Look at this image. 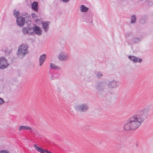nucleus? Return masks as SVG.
Returning a JSON list of instances; mask_svg holds the SVG:
<instances>
[{"label":"nucleus","instance_id":"f257e3e1","mask_svg":"<svg viewBox=\"0 0 153 153\" xmlns=\"http://www.w3.org/2000/svg\"><path fill=\"white\" fill-rule=\"evenodd\" d=\"M149 110L148 107L138 110L135 115L130 118L124 124V130L129 131L137 128L140 126L141 123L147 118Z\"/></svg>","mask_w":153,"mask_h":153},{"label":"nucleus","instance_id":"f03ea898","mask_svg":"<svg viewBox=\"0 0 153 153\" xmlns=\"http://www.w3.org/2000/svg\"><path fill=\"white\" fill-rule=\"evenodd\" d=\"M107 83L105 81L98 82L95 85V88L97 90V93L99 94H103L108 91Z\"/></svg>","mask_w":153,"mask_h":153},{"label":"nucleus","instance_id":"7ed1b4c3","mask_svg":"<svg viewBox=\"0 0 153 153\" xmlns=\"http://www.w3.org/2000/svg\"><path fill=\"white\" fill-rule=\"evenodd\" d=\"M28 47L27 45H20L17 51V55L19 56L23 57L25 55L28 53Z\"/></svg>","mask_w":153,"mask_h":153},{"label":"nucleus","instance_id":"20e7f679","mask_svg":"<svg viewBox=\"0 0 153 153\" xmlns=\"http://www.w3.org/2000/svg\"><path fill=\"white\" fill-rule=\"evenodd\" d=\"M74 108L76 111L84 112L88 109L89 107L87 104L82 103L75 105Z\"/></svg>","mask_w":153,"mask_h":153},{"label":"nucleus","instance_id":"39448f33","mask_svg":"<svg viewBox=\"0 0 153 153\" xmlns=\"http://www.w3.org/2000/svg\"><path fill=\"white\" fill-rule=\"evenodd\" d=\"M9 65V64L5 57L3 56L0 58V69H4Z\"/></svg>","mask_w":153,"mask_h":153},{"label":"nucleus","instance_id":"423d86ee","mask_svg":"<svg viewBox=\"0 0 153 153\" xmlns=\"http://www.w3.org/2000/svg\"><path fill=\"white\" fill-rule=\"evenodd\" d=\"M117 141L119 147L122 148L125 147L124 142L123 140V137L122 136H118L116 137Z\"/></svg>","mask_w":153,"mask_h":153},{"label":"nucleus","instance_id":"0eeeda50","mask_svg":"<svg viewBox=\"0 0 153 153\" xmlns=\"http://www.w3.org/2000/svg\"><path fill=\"white\" fill-rule=\"evenodd\" d=\"M16 21L18 25L20 27H23L25 24V20L23 16L17 17Z\"/></svg>","mask_w":153,"mask_h":153},{"label":"nucleus","instance_id":"6e6552de","mask_svg":"<svg viewBox=\"0 0 153 153\" xmlns=\"http://www.w3.org/2000/svg\"><path fill=\"white\" fill-rule=\"evenodd\" d=\"M68 55L65 52L62 51L58 56L59 59L61 61H65L68 57Z\"/></svg>","mask_w":153,"mask_h":153},{"label":"nucleus","instance_id":"1a4fd4ad","mask_svg":"<svg viewBox=\"0 0 153 153\" xmlns=\"http://www.w3.org/2000/svg\"><path fill=\"white\" fill-rule=\"evenodd\" d=\"M50 23V22L48 21L42 22V27L45 32H47L49 28V24Z\"/></svg>","mask_w":153,"mask_h":153},{"label":"nucleus","instance_id":"9d476101","mask_svg":"<svg viewBox=\"0 0 153 153\" xmlns=\"http://www.w3.org/2000/svg\"><path fill=\"white\" fill-rule=\"evenodd\" d=\"M107 86L110 88H116L117 86V82L114 80L111 81L108 83H107Z\"/></svg>","mask_w":153,"mask_h":153},{"label":"nucleus","instance_id":"9b49d317","mask_svg":"<svg viewBox=\"0 0 153 153\" xmlns=\"http://www.w3.org/2000/svg\"><path fill=\"white\" fill-rule=\"evenodd\" d=\"M33 31L36 34L39 36H40L42 34V30L39 26H33Z\"/></svg>","mask_w":153,"mask_h":153},{"label":"nucleus","instance_id":"f8f14e48","mask_svg":"<svg viewBox=\"0 0 153 153\" xmlns=\"http://www.w3.org/2000/svg\"><path fill=\"white\" fill-rule=\"evenodd\" d=\"M128 57L130 60H132L135 63H136L137 62H141L142 61V59H141L138 58L135 56H129Z\"/></svg>","mask_w":153,"mask_h":153},{"label":"nucleus","instance_id":"ddd939ff","mask_svg":"<svg viewBox=\"0 0 153 153\" xmlns=\"http://www.w3.org/2000/svg\"><path fill=\"white\" fill-rule=\"evenodd\" d=\"M46 58V55L45 54H43L41 55L39 59V65L41 66L45 61Z\"/></svg>","mask_w":153,"mask_h":153},{"label":"nucleus","instance_id":"4468645a","mask_svg":"<svg viewBox=\"0 0 153 153\" xmlns=\"http://www.w3.org/2000/svg\"><path fill=\"white\" fill-rule=\"evenodd\" d=\"M32 8L35 11L37 12L38 9V4L37 2L33 1L31 5Z\"/></svg>","mask_w":153,"mask_h":153},{"label":"nucleus","instance_id":"2eb2a0df","mask_svg":"<svg viewBox=\"0 0 153 153\" xmlns=\"http://www.w3.org/2000/svg\"><path fill=\"white\" fill-rule=\"evenodd\" d=\"M22 130H29L30 132H31L32 131L31 128L30 127H28L27 126H20L18 129V131H21Z\"/></svg>","mask_w":153,"mask_h":153},{"label":"nucleus","instance_id":"dca6fc26","mask_svg":"<svg viewBox=\"0 0 153 153\" xmlns=\"http://www.w3.org/2000/svg\"><path fill=\"white\" fill-rule=\"evenodd\" d=\"M33 146L35 149L38 152H40L41 153H45V151L44 149L39 147L36 144H34Z\"/></svg>","mask_w":153,"mask_h":153},{"label":"nucleus","instance_id":"f3484780","mask_svg":"<svg viewBox=\"0 0 153 153\" xmlns=\"http://www.w3.org/2000/svg\"><path fill=\"white\" fill-rule=\"evenodd\" d=\"M80 9L81 11L83 12H87L88 10V8L83 5H81L80 6Z\"/></svg>","mask_w":153,"mask_h":153},{"label":"nucleus","instance_id":"a211bd4d","mask_svg":"<svg viewBox=\"0 0 153 153\" xmlns=\"http://www.w3.org/2000/svg\"><path fill=\"white\" fill-rule=\"evenodd\" d=\"M85 19L86 22L89 23H92L93 21L92 18L90 15H86Z\"/></svg>","mask_w":153,"mask_h":153},{"label":"nucleus","instance_id":"6ab92c4d","mask_svg":"<svg viewBox=\"0 0 153 153\" xmlns=\"http://www.w3.org/2000/svg\"><path fill=\"white\" fill-rule=\"evenodd\" d=\"M23 18H24L25 22L26 23H27L28 22H30L31 21V17L30 15H28L26 16H24Z\"/></svg>","mask_w":153,"mask_h":153},{"label":"nucleus","instance_id":"aec40b11","mask_svg":"<svg viewBox=\"0 0 153 153\" xmlns=\"http://www.w3.org/2000/svg\"><path fill=\"white\" fill-rule=\"evenodd\" d=\"M28 28V34L30 35H31L33 32V27H30L29 25H28L27 27Z\"/></svg>","mask_w":153,"mask_h":153},{"label":"nucleus","instance_id":"412c9836","mask_svg":"<svg viewBox=\"0 0 153 153\" xmlns=\"http://www.w3.org/2000/svg\"><path fill=\"white\" fill-rule=\"evenodd\" d=\"M13 14L17 19V17H19V11H16V9L14 10Z\"/></svg>","mask_w":153,"mask_h":153},{"label":"nucleus","instance_id":"4be33fe9","mask_svg":"<svg viewBox=\"0 0 153 153\" xmlns=\"http://www.w3.org/2000/svg\"><path fill=\"white\" fill-rule=\"evenodd\" d=\"M22 31L25 35L28 34V31L27 28L24 27L22 29Z\"/></svg>","mask_w":153,"mask_h":153},{"label":"nucleus","instance_id":"5701e85b","mask_svg":"<svg viewBox=\"0 0 153 153\" xmlns=\"http://www.w3.org/2000/svg\"><path fill=\"white\" fill-rule=\"evenodd\" d=\"M50 67L52 69H59V68L58 66H56L54 64L51 63L50 64Z\"/></svg>","mask_w":153,"mask_h":153},{"label":"nucleus","instance_id":"b1692460","mask_svg":"<svg viewBox=\"0 0 153 153\" xmlns=\"http://www.w3.org/2000/svg\"><path fill=\"white\" fill-rule=\"evenodd\" d=\"M103 76L102 73L100 71H98L96 74V76L97 78L101 77Z\"/></svg>","mask_w":153,"mask_h":153},{"label":"nucleus","instance_id":"393cba45","mask_svg":"<svg viewBox=\"0 0 153 153\" xmlns=\"http://www.w3.org/2000/svg\"><path fill=\"white\" fill-rule=\"evenodd\" d=\"M136 20V17L135 15H133L131 16V23H134Z\"/></svg>","mask_w":153,"mask_h":153},{"label":"nucleus","instance_id":"a878e982","mask_svg":"<svg viewBox=\"0 0 153 153\" xmlns=\"http://www.w3.org/2000/svg\"><path fill=\"white\" fill-rule=\"evenodd\" d=\"M0 153H10L9 151L7 150H3L0 151Z\"/></svg>","mask_w":153,"mask_h":153},{"label":"nucleus","instance_id":"bb28decb","mask_svg":"<svg viewBox=\"0 0 153 153\" xmlns=\"http://www.w3.org/2000/svg\"><path fill=\"white\" fill-rule=\"evenodd\" d=\"M132 40L135 43H137L140 41V39L138 38H134L132 39Z\"/></svg>","mask_w":153,"mask_h":153},{"label":"nucleus","instance_id":"cd10ccee","mask_svg":"<svg viewBox=\"0 0 153 153\" xmlns=\"http://www.w3.org/2000/svg\"><path fill=\"white\" fill-rule=\"evenodd\" d=\"M56 91L59 93L61 92V88L59 86L57 85V88L56 89Z\"/></svg>","mask_w":153,"mask_h":153},{"label":"nucleus","instance_id":"c85d7f7f","mask_svg":"<svg viewBox=\"0 0 153 153\" xmlns=\"http://www.w3.org/2000/svg\"><path fill=\"white\" fill-rule=\"evenodd\" d=\"M4 102V100L0 97V105L2 104Z\"/></svg>","mask_w":153,"mask_h":153},{"label":"nucleus","instance_id":"c756f323","mask_svg":"<svg viewBox=\"0 0 153 153\" xmlns=\"http://www.w3.org/2000/svg\"><path fill=\"white\" fill-rule=\"evenodd\" d=\"M32 17L33 18H35L37 17V16L36 15L35 13H32Z\"/></svg>","mask_w":153,"mask_h":153},{"label":"nucleus","instance_id":"7c9ffc66","mask_svg":"<svg viewBox=\"0 0 153 153\" xmlns=\"http://www.w3.org/2000/svg\"><path fill=\"white\" fill-rule=\"evenodd\" d=\"M28 14L27 13H24V14L21 16H25L27 15H28Z\"/></svg>","mask_w":153,"mask_h":153},{"label":"nucleus","instance_id":"2f4dec72","mask_svg":"<svg viewBox=\"0 0 153 153\" xmlns=\"http://www.w3.org/2000/svg\"><path fill=\"white\" fill-rule=\"evenodd\" d=\"M55 75H56L55 74H53L52 75V77H51V79H53L55 78L54 76H55Z\"/></svg>","mask_w":153,"mask_h":153},{"label":"nucleus","instance_id":"473e14b6","mask_svg":"<svg viewBox=\"0 0 153 153\" xmlns=\"http://www.w3.org/2000/svg\"><path fill=\"white\" fill-rule=\"evenodd\" d=\"M125 36L126 37H128L129 36V33H127L125 34Z\"/></svg>","mask_w":153,"mask_h":153},{"label":"nucleus","instance_id":"72a5a7b5","mask_svg":"<svg viewBox=\"0 0 153 153\" xmlns=\"http://www.w3.org/2000/svg\"><path fill=\"white\" fill-rule=\"evenodd\" d=\"M85 17H84V18H85Z\"/></svg>","mask_w":153,"mask_h":153}]
</instances>
